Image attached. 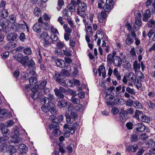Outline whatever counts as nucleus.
Segmentation results:
<instances>
[{"label": "nucleus", "mask_w": 155, "mask_h": 155, "mask_svg": "<svg viewBox=\"0 0 155 155\" xmlns=\"http://www.w3.org/2000/svg\"><path fill=\"white\" fill-rule=\"evenodd\" d=\"M107 62L110 64L112 63L115 66L120 67L121 66L122 61L121 59L118 56H114L111 54H109L107 57Z\"/></svg>", "instance_id": "1"}, {"label": "nucleus", "mask_w": 155, "mask_h": 155, "mask_svg": "<svg viewBox=\"0 0 155 155\" xmlns=\"http://www.w3.org/2000/svg\"><path fill=\"white\" fill-rule=\"evenodd\" d=\"M78 126V123H74V124H72L71 126H70L68 127V130H66L64 131V136L66 137H68L70 135V133L71 134H73L75 132L76 129V127Z\"/></svg>", "instance_id": "2"}, {"label": "nucleus", "mask_w": 155, "mask_h": 155, "mask_svg": "<svg viewBox=\"0 0 155 155\" xmlns=\"http://www.w3.org/2000/svg\"><path fill=\"white\" fill-rule=\"evenodd\" d=\"M78 9L77 13L81 17L85 15V11L87 9V6L86 4L83 2L78 5Z\"/></svg>", "instance_id": "3"}, {"label": "nucleus", "mask_w": 155, "mask_h": 155, "mask_svg": "<svg viewBox=\"0 0 155 155\" xmlns=\"http://www.w3.org/2000/svg\"><path fill=\"white\" fill-rule=\"evenodd\" d=\"M49 127L50 130H54L52 132V134L54 136L58 137L60 136L61 132L59 130V124H57L55 125L53 124H51L49 125Z\"/></svg>", "instance_id": "4"}, {"label": "nucleus", "mask_w": 155, "mask_h": 155, "mask_svg": "<svg viewBox=\"0 0 155 155\" xmlns=\"http://www.w3.org/2000/svg\"><path fill=\"white\" fill-rule=\"evenodd\" d=\"M22 54H20V56H17L15 58L16 60L18 61L19 62L25 67H26L27 66V63L29 60V57L28 56H25L22 57Z\"/></svg>", "instance_id": "5"}, {"label": "nucleus", "mask_w": 155, "mask_h": 155, "mask_svg": "<svg viewBox=\"0 0 155 155\" xmlns=\"http://www.w3.org/2000/svg\"><path fill=\"white\" fill-rule=\"evenodd\" d=\"M65 116L66 117L67 122L71 124L70 126H71L72 124L76 123V122L73 123H71V122H72V121H71L72 119L73 120H74L78 117V115L76 113L72 112L71 113L70 115L68 114H66L65 115Z\"/></svg>", "instance_id": "6"}, {"label": "nucleus", "mask_w": 155, "mask_h": 155, "mask_svg": "<svg viewBox=\"0 0 155 155\" xmlns=\"http://www.w3.org/2000/svg\"><path fill=\"white\" fill-rule=\"evenodd\" d=\"M113 0H106V4L103 7V8L107 12H110L113 8Z\"/></svg>", "instance_id": "7"}, {"label": "nucleus", "mask_w": 155, "mask_h": 155, "mask_svg": "<svg viewBox=\"0 0 155 155\" xmlns=\"http://www.w3.org/2000/svg\"><path fill=\"white\" fill-rule=\"evenodd\" d=\"M53 77L56 81L62 85V83L64 81L63 79L64 78V77H63V75L61 74V72L55 71L54 75Z\"/></svg>", "instance_id": "8"}, {"label": "nucleus", "mask_w": 155, "mask_h": 155, "mask_svg": "<svg viewBox=\"0 0 155 155\" xmlns=\"http://www.w3.org/2000/svg\"><path fill=\"white\" fill-rule=\"evenodd\" d=\"M55 95L61 98H63L64 97L63 93L66 92V90L64 88L60 87L59 89L55 88L54 89Z\"/></svg>", "instance_id": "9"}, {"label": "nucleus", "mask_w": 155, "mask_h": 155, "mask_svg": "<svg viewBox=\"0 0 155 155\" xmlns=\"http://www.w3.org/2000/svg\"><path fill=\"white\" fill-rule=\"evenodd\" d=\"M106 98L107 100L106 103L107 105H113L114 104V103L112 100H114L115 97L113 95L107 94H106Z\"/></svg>", "instance_id": "10"}, {"label": "nucleus", "mask_w": 155, "mask_h": 155, "mask_svg": "<svg viewBox=\"0 0 155 155\" xmlns=\"http://www.w3.org/2000/svg\"><path fill=\"white\" fill-rule=\"evenodd\" d=\"M106 12L104 10H102L101 13L98 14V18L100 22L102 23L104 19L105 18L107 15Z\"/></svg>", "instance_id": "11"}, {"label": "nucleus", "mask_w": 155, "mask_h": 155, "mask_svg": "<svg viewBox=\"0 0 155 155\" xmlns=\"http://www.w3.org/2000/svg\"><path fill=\"white\" fill-rule=\"evenodd\" d=\"M99 76H100L102 74V76L103 78L106 77V73L105 67L102 65H100L98 69Z\"/></svg>", "instance_id": "12"}, {"label": "nucleus", "mask_w": 155, "mask_h": 155, "mask_svg": "<svg viewBox=\"0 0 155 155\" xmlns=\"http://www.w3.org/2000/svg\"><path fill=\"white\" fill-rule=\"evenodd\" d=\"M127 38L125 40L126 44L128 45H130L133 43L134 40L130 34L127 33L126 34Z\"/></svg>", "instance_id": "13"}, {"label": "nucleus", "mask_w": 155, "mask_h": 155, "mask_svg": "<svg viewBox=\"0 0 155 155\" xmlns=\"http://www.w3.org/2000/svg\"><path fill=\"white\" fill-rule=\"evenodd\" d=\"M141 14L138 13L136 14L135 18V24L138 26H140L141 25L142 22L141 20Z\"/></svg>", "instance_id": "14"}, {"label": "nucleus", "mask_w": 155, "mask_h": 155, "mask_svg": "<svg viewBox=\"0 0 155 155\" xmlns=\"http://www.w3.org/2000/svg\"><path fill=\"white\" fill-rule=\"evenodd\" d=\"M74 82V79L73 80L66 79L64 81H63L62 83V85L64 87H66L68 85L72 86L73 85Z\"/></svg>", "instance_id": "15"}, {"label": "nucleus", "mask_w": 155, "mask_h": 155, "mask_svg": "<svg viewBox=\"0 0 155 155\" xmlns=\"http://www.w3.org/2000/svg\"><path fill=\"white\" fill-rule=\"evenodd\" d=\"M17 36V35L13 32L8 34L7 35V38L8 41H14L16 39Z\"/></svg>", "instance_id": "16"}, {"label": "nucleus", "mask_w": 155, "mask_h": 155, "mask_svg": "<svg viewBox=\"0 0 155 155\" xmlns=\"http://www.w3.org/2000/svg\"><path fill=\"white\" fill-rule=\"evenodd\" d=\"M151 13L150 11L147 10L143 14V21H147L148 19L150 17Z\"/></svg>", "instance_id": "17"}, {"label": "nucleus", "mask_w": 155, "mask_h": 155, "mask_svg": "<svg viewBox=\"0 0 155 155\" xmlns=\"http://www.w3.org/2000/svg\"><path fill=\"white\" fill-rule=\"evenodd\" d=\"M16 47V44L13 42H10L6 44L4 48L6 50H9L12 49Z\"/></svg>", "instance_id": "18"}, {"label": "nucleus", "mask_w": 155, "mask_h": 155, "mask_svg": "<svg viewBox=\"0 0 155 155\" xmlns=\"http://www.w3.org/2000/svg\"><path fill=\"white\" fill-rule=\"evenodd\" d=\"M135 126L137 131L140 132L144 131L146 128L145 126L141 123H138L136 124Z\"/></svg>", "instance_id": "19"}, {"label": "nucleus", "mask_w": 155, "mask_h": 155, "mask_svg": "<svg viewBox=\"0 0 155 155\" xmlns=\"http://www.w3.org/2000/svg\"><path fill=\"white\" fill-rule=\"evenodd\" d=\"M138 146L137 144H134L131 146H128L126 147V149L128 152L132 151L135 152L137 151Z\"/></svg>", "instance_id": "20"}, {"label": "nucleus", "mask_w": 155, "mask_h": 155, "mask_svg": "<svg viewBox=\"0 0 155 155\" xmlns=\"http://www.w3.org/2000/svg\"><path fill=\"white\" fill-rule=\"evenodd\" d=\"M41 26L39 23L35 24L33 26V30L37 33L40 32L41 30Z\"/></svg>", "instance_id": "21"}, {"label": "nucleus", "mask_w": 155, "mask_h": 155, "mask_svg": "<svg viewBox=\"0 0 155 155\" xmlns=\"http://www.w3.org/2000/svg\"><path fill=\"white\" fill-rule=\"evenodd\" d=\"M57 101H59L58 104V106L60 108H62L65 107L67 105L68 103L65 101H60L59 99H57Z\"/></svg>", "instance_id": "22"}, {"label": "nucleus", "mask_w": 155, "mask_h": 155, "mask_svg": "<svg viewBox=\"0 0 155 155\" xmlns=\"http://www.w3.org/2000/svg\"><path fill=\"white\" fill-rule=\"evenodd\" d=\"M55 63L57 66L60 68H63L65 67V62L61 59H57L56 60Z\"/></svg>", "instance_id": "23"}, {"label": "nucleus", "mask_w": 155, "mask_h": 155, "mask_svg": "<svg viewBox=\"0 0 155 155\" xmlns=\"http://www.w3.org/2000/svg\"><path fill=\"white\" fill-rule=\"evenodd\" d=\"M85 27L86 34H89V32H90V33L91 34V35H92V28L91 26V24L89 23V22L88 21L86 23L85 25Z\"/></svg>", "instance_id": "24"}, {"label": "nucleus", "mask_w": 155, "mask_h": 155, "mask_svg": "<svg viewBox=\"0 0 155 155\" xmlns=\"http://www.w3.org/2000/svg\"><path fill=\"white\" fill-rule=\"evenodd\" d=\"M49 119L52 121L51 124H53L55 125L59 124L58 119L54 115H51L49 117Z\"/></svg>", "instance_id": "25"}, {"label": "nucleus", "mask_w": 155, "mask_h": 155, "mask_svg": "<svg viewBox=\"0 0 155 155\" xmlns=\"http://www.w3.org/2000/svg\"><path fill=\"white\" fill-rule=\"evenodd\" d=\"M9 21L7 19L3 18V19L0 21V25L2 27H6L9 25Z\"/></svg>", "instance_id": "26"}, {"label": "nucleus", "mask_w": 155, "mask_h": 155, "mask_svg": "<svg viewBox=\"0 0 155 155\" xmlns=\"http://www.w3.org/2000/svg\"><path fill=\"white\" fill-rule=\"evenodd\" d=\"M28 149L27 147L24 144H21L18 150L21 153H25Z\"/></svg>", "instance_id": "27"}, {"label": "nucleus", "mask_w": 155, "mask_h": 155, "mask_svg": "<svg viewBox=\"0 0 155 155\" xmlns=\"http://www.w3.org/2000/svg\"><path fill=\"white\" fill-rule=\"evenodd\" d=\"M143 115L142 111L138 110H136L134 115V117L137 118L138 120H139L140 117L141 118Z\"/></svg>", "instance_id": "28"}, {"label": "nucleus", "mask_w": 155, "mask_h": 155, "mask_svg": "<svg viewBox=\"0 0 155 155\" xmlns=\"http://www.w3.org/2000/svg\"><path fill=\"white\" fill-rule=\"evenodd\" d=\"M113 74L117 80H120L121 79V76L120 74L116 68H115L113 71Z\"/></svg>", "instance_id": "29"}, {"label": "nucleus", "mask_w": 155, "mask_h": 155, "mask_svg": "<svg viewBox=\"0 0 155 155\" xmlns=\"http://www.w3.org/2000/svg\"><path fill=\"white\" fill-rule=\"evenodd\" d=\"M145 143L146 147L149 148L155 145V142L152 139L148 140Z\"/></svg>", "instance_id": "30"}, {"label": "nucleus", "mask_w": 155, "mask_h": 155, "mask_svg": "<svg viewBox=\"0 0 155 155\" xmlns=\"http://www.w3.org/2000/svg\"><path fill=\"white\" fill-rule=\"evenodd\" d=\"M27 66L30 68L34 70L35 68V63L32 59L30 60L27 63Z\"/></svg>", "instance_id": "31"}, {"label": "nucleus", "mask_w": 155, "mask_h": 155, "mask_svg": "<svg viewBox=\"0 0 155 155\" xmlns=\"http://www.w3.org/2000/svg\"><path fill=\"white\" fill-rule=\"evenodd\" d=\"M129 77V80L131 82H133L134 84H135L136 81V77L135 75L132 72H130L128 74Z\"/></svg>", "instance_id": "32"}, {"label": "nucleus", "mask_w": 155, "mask_h": 155, "mask_svg": "<svg viewBox=\"0 0 155 155\" xmlns=\"http://www.w3.org/2000/svg\"><path fill=\"white\" fill-rule=\"evenodd\" d=\"M51 106V104H45L41 107V109L43 112L46 113L50 110V106Z\"/></svg>", "instance_id": "33"}, {"label": "nucleus", "mask_w": 155, "mask_h": 155, "mask_svg": "<svg viewBox=\"0 0 155 155\" xmlns=\"http://www.w3.org/2000/svg\"><path fill=\"white\" fill-rule=\"evenodd\" d=\"M12 28L15 31H17L18 30H20V24L17 23H15L12 24Z\"/></svg>", "instance_id": "34"}, {"label": "nucleus", "mask_w": 155, "mask_h": 155, "mask_svg": "<svg viewBox=\"0 0 155 155\" xmlns=\"http://www.w3.org/2000/svg\"><path fill=\"white\" fill-rule=\"evenodd\" d=\"M49 111L52 114H54L57 113V111L56 107L52 103H51V106H50V110Z\"/></svg>", "instance_id": "35"}, {"label": "nucleus", "mask_w": 155, "mask_h": 155, "mask_svg": "<svg viewBox=\"0 0 155 155\" xmlns=\"http://www.w3.org/2000/svg\"><path fill=\"white\" fill-rule=\"evenodd\" d=\"M134 106L136 108L141 109L142 107V105L141 103L139 102L135 101H134Z\"/></svg>", "instance_id": "36"}, {"label": "nucleus", "mask_w": 155, "mask_h": 155, "mask_svg": "<svg viewBox=\"0 0 155 155\" xmlns=\"http://www.w3.org/2000/svg\"><path fill=\"white\" fill-rule=\"evenodd\" d=\"M29 81L30 84L31 85H35L37 82V80L35 76L31 77L29 79Z\"/></svg>", "instance_id": "37"}, {"label": "nucleus", "mask_w": 155, "mask_h": 155, "mask_svg": "<svg viewBox=\"0 0 155 155\" xmlns=\"http://www.w3.org/2000/svg\"><path fill=\"white\" fill-rule=\"evenodd\" d=\"M1 15L3 18H5L8 16V12L7 10L6 9L3 8L2 10Z\"/></svg>", "instance_id": "38"}, {"label": "nucleus", "mask_w": 155, "mask_h": 155, "mask_svg": "<svg viewBox=\"0 0 155 155\" xmlns=\"http://www.w3.org/2000/svg\"><path fill=\"white\" fill-rule=\"evenodd\" d=\"M49 98L45 97H43L41 100V102L42 104L43 103L45 104H51V103H49Z\"/></svg>", "instance_id": "39"}, {"label": "nucleus", "mask_w": 155, "mask_h": 155, "mask_svg": "<svg viewBox=\"0 0 155 155\" xmlns=\"http://www.w3.org/2000/svg\"><path fill=\"white\" fill-rule=\"evenodd\" d=\"M50 38L52 41L51 43H54V42L57 41L58 40V36L55 34H52Z\"/></svg>", "instance_id": "40"}, {"label": "nucleus", "mask_w": 155, "mask_h": 155, "mask_svg": "<svg viewBox=\"0 0 155 155\" xmlns=\"http://www.w3.org/2000/svg\"><path fill=\"white\" fill-rule=\"evenodd\" d=\"M1 131L3 135L8 134L10 133L9 130L5 126L3 127L2 128Z\"/></svg>", "instance_id": "41"}, {"label": "nucleus", "mask_w": 155, "mask_h": 155, "mask_svg": "<svg viewBox=\"0 0 155 155\" xmlns=\"http://www.w3.org/2000/svg\"><path fill=\"white\" fill-rule=\"evenodd\" d=\"M40 37L43 38L44 40L49 39V35L47 32H43L40 35Z\"/></svg>", "instance_id": "42"}, {"label": "nucleus", "mask_w": 155, "mask_h": 155, "mask_svg": "<svg viewBox=\"0 0 155 155\" xmlns=\"http://www.w3.org/2000/svg\"><path fill=\"white\" fill-rule=\"evenodd\" d=\"M141 120L143 122L148 123L150 122V118L147 116L143 115L141 118Z\"/></svg>", "instance_id": "43"}, {"label": "nucleus", "mask_w": 155, "mask_h": 155, "mask_svg": "<svg viewBox=\"0 0 155 155\" xmlns=\"http://www.w3.org/2000/svg\"><path fill=\"white\" fill-rule=\"evenodd\" d=\"M133 67L135 70H139L140 68V64L138 63L137 61H136L134 63Z\"/></svg>", "instance_id": "44"}, {"label": "nucleus", "mask_w": 155, "mask_h": 155, "mask_svg": "<svg viewBox=\"0 0 155 155\" xmlns=\"http://www.w3.org/2000/svg\"><path fill=\"white\" fill-rule=\"evenodd\" d=\"M34 12L35 15L38 17L41 14V11L39 8L35 7L34 9Z\"/></svg>", "instance_id": "45"}, {"label": "nucleus", "mask_w": 155, "mask_h": 155, "mask_svg": "<svg viewBox=\"0 0 155 155\" xmlns=\"http://www.w3.org/2000/svg\"><path fill=\"white\" fill-rule=\"evenodd\" d=\"M16 18L15 15H11L9 16V22L12 24H14L15 23Z\"/></svg>", "instance_id": "46"}, {"label": "nucleus", "mask_w": 155, "mask_h": 155, "mask_svg": "<svg viewBox=\"0 0 155 155\" xmlns=\"http://www.w3.org/2000/svg\"><path fill=\"white\" fill-rule=\"evenodd\" d=\"M23 52L25 54L30 55L32 53L31 49L30 48L28 47L24 48L23 50Z\"/></svg>", "instance_id": "47"}, {"label": "nucleus", "mask_w": 155, "mask_h": 155, "mask_svg": "<svg viewBox=\"0 0 155 155\" xmlns=\"http://www.w3.org/2000/svg\"><path fill=\"white\" fill-rule=\"evenodd\" d=\"M138 137L135 134L131 135L130 141L131 142H135L138 140Z\"/></svg>", "instance_id": "48"}, {"label": "nucleus", "mask_w": 155, "mask_h": 155, "mask_svg": "<svg viewBox=\"0 0 155 155\" xmlns=\"http://www.w3.org/2000/svg\"><path fill=\"white\" fill-rule=\"evenodd\" d=\"M70 100L74 104H78L80 103V100L75 97H72Z\"/></svg>", "instance_id": "49"}, {"label": "nucleus", "mask_w": 155, "mask_h": 155, "mask_svg": "<svg viewBox=\"0 0 155 155\" xmlns=\"http://www.w3.org/2000/svg\"><path fill=\"white\" fill-rule=\"evenodd\" d=\"M126 91L132 95H134L135 94L134 90L133 88H131L129 87H127L126 88Z\"/></svg>", "instance_id": "50"}, {"label": "nucleus", "mask_w": 155, "mask_h": 155, "mask_svg": "<svg viewBox=\"0 0 155 155\" xmlns=\"http://www.w3.org/2000/svg\"><path fill=\"white\" fill-rule=\"evenodd\" d=\"M68 8L70 12H71H71H74L75 10V6L72 4H69L68 6Z\"/></svg>", "instance_id": "51"}, {"label": "nucleus", "mask_w": 155, "mask_h": 155, "mask_svg": "<svg viewBox=\"0 0 155 155\" xmlns=\"http://www.w3.org/2000/svg\"><path fill=\"white\" fill-rule=\"evenodd\" d=\"M43 28L45 30H48L50 29V26L48 23L46 21L43 22L42 24Z\"/></svg>", "instance_id": "52"}, {"label": "nucleus", "mask_w": 155, "mask_h": 155, "mask_svg": "<svg viewBox=\"0 0 155 155\" xmlns=\"http://www.w3.org/2000/svg\"><path fill=\"white\" fill-rule=\"evenodd\" d=\"M43 44V46L45 48H48L51 45V43L48 39L44 40Z\"/></svg>", "instance_id": "53"}, {"label": "nucleus", "mask_w": 155, "mask_h": 155, "mask_svg": "<svg viewBox=\"0 0 155 155\" xmlns=\"http://www.w3.org/2000/svg\"><path fill=\"white\" fill-rule=\"evenodd\" d=\"M63 17L65 18L66 17H68L69 16V12L68 10L66 9H64L62 12Z\"/></svg>", "instance_id": "54"}, {"label": "nucleus", "mask_w": 155, "mask_h": 155, "mask_svg": "<svg viewBox=\"0 0 155 155\" xmlns=\"http://www.w3.org/2000/svg\"><path fill=\"white\" fill-rule=\"evenodd\" d=\"M56 47L59 49L63 48L65 46V45L61 42L58 41L56 44Z\"/></svg>", "instance_id": "55"}, {"label": "nucleus", "mask_w": 155, "mask_h": 155, "mask_svg": "<svg viewBox=\"0 0 155 155\" xmlns=\"http://www.w3.org/2000/svg\"><path fill=\"white\" fill-rule=\"evenodd\" d=\"M96 36H97L98 39H102L104 38V35L102 34V32L100 31H97L96 34Z\"/></svg>", "instance_id": "56"}, {"label": "nucleus", "mask_w": 155, "mask_h": 155, "mask_svg": "<svg viewBox=\"0 0 155 155\" xmlns=\"http://www.w3.org/2000/svg\"><path fill=\"white\" fill-rule=\"evenodd\" d=\"M148 25L150 27H153L155 25V21L153 19H150L148 23Z\"/></svg>", "instance_id": "57"}, {"label": "nucleus", "mask_w": 155, "mask_h": 155, "mask_svg": "<svg viewBox=\"0 0 155 155\" xmlns=\"http://www.w3.org/2000/svg\"><path fill=\"white\" fill-rule=\"evenodd\" d=\"M19 135L18 131L15 130L12 134V137L13 138H16Z\"/></svg>", "instance_id": "58"}, {"label": "nucleus", "mask_w": 155, "mask_h": 155, "mask_svg": "<svg viewBox=\"0 0 155 155\" xmlns=\"http://www.w3.org/2000/svg\"><path fill=\"white\" fill-rule=\"evenodd\" d=\"M66 20L71 28H74L75 26L74 25L73 21L71 19L68 18H66Z\"/></svg>", "instance_id": "59"}, {"label": "nucleus", "mask_w": 155, "mask_h": 155, "mask_svg": "<svg viewBox=\"0 0 155 155\" xmlns=\"http://www.w3.org/2000/svg\"><path fill=\"white\" fill-rule=\"evenodd\" d=\"M120 118L121 120L124 121L126 119V117L125 115V112L124 111L120 112Z\"/></svg>", "instance_id": "60"}, {"label": "nucleus", "mask_w": 155, "mask_h": 155, "mask_svg": "<svg viewBox=\"0 0 155 155\" xmlns=\"http://www.w3.org/2000/svg\"><path fill=\"white\" fill-rule=\"evenodd\" d=\"M134 101L129 99L127 100L126 102V104L127 106H129L130 107H131L134 105Z\"/></svg>", "instance_id": "61"}, {"label": "nucleus", "mask_w": 155, "mask_h": 155, "mask_svg": "<svg viewBox=\"0 0 155 155\" xmlns=\"http://www.w3.org/2000/svg\"><path fill=\"white\" fill-rule=\"evenodd\" d=\"M148 136L145 133L141 134L139 137V138L143 140H146L148 138Z\"/></svg>", "instance_id": "62"}, {"label": "nucleus", "mask_w": 155, "mask_h": 155, "mask_svg": "<svg viewBox=\"0 0 155 155\" xmlns=\"http://www.w3.org/2000/svg\"><path fill=\"white\" fill-rule=\"evenodd\" d=\"M47 84L46 81H42L40 84L39 87L41 89H43L45 87Z\"/></svg>", "instance_id": "63"}, {"label": "nucleus", "mask_w": 155, "mask_h": 155, "mask_svg": "<svg viewBox=\"0 0 155 155\" xmlns=\"http://www.w3.org/2000/svg\"><path fill=\"white\" fill-rule=\"evenodd\" d=\"M7 145L5 143H3L1 144L0 146V151L3 152L6 148Z\"/></svg>", "instance_id": "64"}]
</instances>
